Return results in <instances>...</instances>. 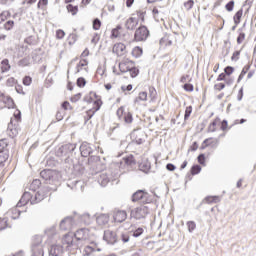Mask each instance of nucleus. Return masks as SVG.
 I'll list each match as a JSON object with an SVG mask.
<instances>
[{
	"label": "nucleus",
	"mask_w": 256,
	"mask_h": 256,
	"mask_svg": "<svg viewBox=\"0 0 256 256\" xmlns=\"http://www.w3.org/2000/svg\"><path fill=\"white\" fill-rule=\"evenodd\" d=\"M40 177L44 179L48 185H59L61 174L56 170L45 169L40 172Z\"/></svg>",
	"instance_id": "nucleus-1"
},
{
	"label": "nucleus",
	"mask_w": 256,
	"mask_h": 256,
	"mask_svg": "<svg viewBox=\"0 0 256 256\" xmlns=\"http://www.w3.org/2000/svg\"><path fill=\"white\" fill-rule=\"evenodd\" d=\"M31 256H43L45 252L43 251V238L41 236H36L33 239L31 247Z\"/></svg>",
	"instance_id": "nucleus-2"
},
{
	"label": "nucleus",
	"mask_w": 256,
	"mask_h": 256,
	"mask_svg": "<svg viewBox=\"0 0 256 256\" xmlns=\"http://www.w3.org/2000/svg\"><path fill=\"white\" fill-rule=\"evenodd\" d=\"M77 225V221L75 220V216H67L60 222L61 231H73Z\"/></svg>",
	"instance_id": "nucleus-3"
},
{
	"label": "nucleus",
	"mask_w": 256,
	"mask_h": 256,
	"mask_svg": "<svg viewBox=\"0 0 256 256\" xmlns=\"http://www.w3.org/2000/svg\"><path fill=\"white\" fill-rule=\"evenodd\" d=\"M132 201L135 203L141 201V203H151L153 199L151 195L144 190H138L132 195Z\"/></svg>",
	"instance_id": "nucleus-4"
},
{
	"label": "nucleus",
	"mask_w": 256,
	"mask_h": 256,
	"mask_svg": "<svg viewBox=\"0 0 256 256\" xmlns=\"http://www.w3.org/2000/svg\"><path fill=\"white\" fill-rule=\"evenodd\" d=\"M131 215L134 219H145L149 215V206H139L131 211Z\"/></svg>",
	"instance_id": "nucleus-5"
},
{
	"label": "nucleus",
	"mask_w": 256,
	"mask_h": 256,
	"mask_svg": "<svg viewBox=\"0 0 256 256\" xmlns=\"http://www.w3.org/2000/svg\"><path fill=\"white\" fill-rule=\"evenodd\" d=\"M147 37H149V29H147V26H140L136 29L134 34L135 41H147Z\"/></svg>",
	"instance_id": "nucleus-6"
},
{
	"label": "nucleus",
	"mask_w": 256,
	"mask_h": 256,
	"mask_svg": "<svg viewBox=\"0 0 256 256\" xmlns=\"http://www.w3.org/2000/svg\"><path fill=\"white\" fill-rule=\"evenodd\" d=\"M62 243L63 245H67L66 249H68V251H73V249H79V244H76L73 240V237H71L70 235L66 234L62 239Z\"/></svg>",
	"instance_id": "nucleus-7"
},
{
	"label": "nucleus",
	"mask_w": 256,
	"mask_h": 256,
	"mask_svg": "<svg viewBox=\"0 0 256 256\" xmlns=\"http://www.w3.org/2000/svg\"><path fill=\"white\" fill-rule=\"evenodd\" d=\"M103 239L108 245H115L117 243V233L111 230H105Z\"/></svg>",
	"instance_id": "nucleus-8"
},
{
	"label": "nucleus",
	"mask_w": 256,
	"mask_h": 256,
	"mask_svg": "<svg viewBox=\"0 0 256 256\" xmlns=\"http://www.w3.org/2000/svg\"><path fill=\"white\" fill-rule=\"evenodd\" d=\"M80 153L83 157H89L93 153V145L83 142L80 145Z\"/></svg>",
	"instance_id": "nucleus-9"
},
{
	"label": "nucleus",
	"mask_w": 256,
	"mask_h": 256,
	"mask_svg": "<svg viewBox=\"0 0 256 256\" xmlns=\"http://www.w3.org/2000/svg\"><path fill=\"white\" fill-rule=\"evenodd\" d=\"M31 203L33 205V198L31 192H24L20 201L17 203L16 207H23V205H27V203Z\"/></svg>",
	"instance_id": "nucleus-10"
},
{
	"label": "nucleus",
	"mask_w": 256,
	"mask_h": 256,
	"mask_svg": "<svg viewBox=\"0 0 256 256\" xmlns=\"http://www.w3.org/2000/svg\"><path fill=\"white\" fill-rule=\"evenodd\" d=\"M32 205H35L37 203H41L45 197H47V194H45L43 191L39 190L38 192H32Z\"/></svg>",
	"instance_id": "nucleus-11"
},
{
	"label": "nucleus",
	"mask_w": 256,
	"mask_h": 256,
	"mask_svg": "<svg viewBox=\"0 0 256 256\" xmlns=\"http://www.w3.org/2000/svg\"><path fill=\"white\" fill-rule=\"evenodd\" d=\"M91 220V215L88 213L79 215L77 213L74 214V221H76V225H79V223H89Z\"/></svg>",
	"instance_id": "nucleus-12"
},
{
	"label": "nucleus",
	"mask_w": 256,
	"mask_h": 256,
	"mask_svg": "<svg viewBox=\"0 0 256 256\" xmlns=\"http://www.w3.org/2000/svg\"><path fill=\"white\" fill-rule=\"evenodd\" d=\"M74 237L77 241H85L89 237V230L86 228L79 229L75 232Z\"/></svg>",
	"instance_id": "nucleus-13"
},
{
	"label": "nucleus",
	"mask_w": 256,
	"mask_h": 256,
	"mask_svg": "<svg viewBox=\"0 0 256 256\" xmlns=\"http://www.w3.org/2000/svg\"><path fill=\"white\" fill-rule=\"evenodd\" d=\"M97 251L101 252V248L97 247V244L91 243V245L85 246L83 255L91 256Z\"/></svg>",
	"instance_id": "nucleus-14"
},
{
	"label": "nucleus",
	"mask_w": 256,
	"mask_h": 256,
	"mask_svg": "<svg viewBox=\"0 0 256 256\" xmlns=\"http://www.w3.org/2000/svg\"><path fill=\"white\" fill-rule=\"evenodd\" d=\"M132 65H134V62L126 59L119 63V70L121 71V73H129Z\"/></svg>",
	"instance_id": "nucleus-15"
},
{
	"label": "nucleus",
	"mask_w": 256,
	"mask_h": 256,
	"mask_svg": "<svg viewBox=\"0 0 256 256\" xmlns=\"http://www.w3.org/2000/svg\"><path fill=\"white\" fill-rule=\"evenodd\" d=\"M113 218L116 223H123L127 219V212L124 210L115 211Z\"/></svg>",
	"instance_id": "nucleus-16"
},
{
	"label": "nucleus",
	"mask_w": 256,
	"mask_h": 256,
	"mask_svg": "<svg viewBox=\"0 0 256 256\" xmlns=\"http://www.w3.org/2000/svg\"><path fill=\"white\" fill-rule=\"evenodd\" d=\"M50 256H62L63 255V246L54 244L49 249Z\"/></svg>",
	"instance_id": "nucleus-17"
},
{
	"label": "nucleus",
	"mask_w": 256,
	"mask_h": 256,
	"mask_svg": "<svg viewBox=\"0 0 256 256\" xmlns=\"http://www.w3.org/2000/svg\"><path fill=\"white\" fill-rule=\"evenodd\" d=\"M109 181H111V177H109V174L107 172L100 173L98 177V183L102 187H107Z\"/></svg>",
	"instance_id": "nucleus-18"
},
{
	"label": "nucleus",
	"mask_w": 256,
	"mask_h": 256,
	"mask_svg": "<svg viewBox=\"0 0 256 256\" xmlns=\"http://www.w3.org/2000/svg\"><path fill=\"white\" fill-rule=\"evenodd\" d=\"M137 25H139V20L137 18L130 17L125 22V28L128 31H133Z\"/></svg>",
	"instance_id": "nucleus-19"
},
{
	"label": "nucleus",
	"mask_w": 256,
	"mask_h": 256,
	"mask_svg": "<svg viewBox=\"0 0 256 256\" xmlns=\"http://www.w3.org/2000/svg\"><path fill=\"white\" fill-rule=\"evenodd\" d=\"M125 49H127V46L123 43H117L113 47V53H116L118 57H121L122 55H125Z\"/></svg>",
	"instance_id": "nucleus-20"
},
{
	"label": "nucleus",
	"mask_w": 256,
	"mask_h": 256,
	"mask_svg": "<svg viewBox=\"0 0 256 256\" xmlns=\"http://www.w3.org/2000/svg\"><path fill=\"white\" fill-rule=\"evenodd\" d=\"M7 133L12 139L19 135V128L13 125L11 122L8 124Z\"/></svg>",
	"instance_id": "nucleus-21"
},
{
	"label": "nucleus",
	"mask_w": 256,
	"mask_h": 256,
	"mask_svg": "<svg viewBox=\"0 0 256 256\" xmlns=\"http://www.w3.org/2000/svg\"><path fill=\"white\" fill-rule=\"evenodd\" d=\"M96 223L100 227H104V225H107L109 223V215L108 214H100L96 218Z\"/></svg>",
	"instance_id": "nucleus-22"
},
{
	"label": "nucleus",
	"mask_w": 256,
	"mask_h": 256,
	"mask_svg": "<svg viewBox=\"0 0 256 256\" xmlns=\"http://www.w3.org/2000/svg\"><path fill=\"white\" fill-rule=\"evenodd\" d=\"M76 145L75 144H66L59 148L60 153H65L67 155V152L73 153L75 151Z\"/></svg>",
	"instance_id": "nucleus-23"
},
{
	"label": "nucleus",
	"mask_w": 256,
	"mask_h": 256,
	"mask_svg": "<svg viewBox=\"0 0 256 256\" xmlns=\"http://www.w3.org/2000/svg\"><path fill=\"white\" fill-rule=\"evenodd\" d=\"M0 69L2 73H8V71H11V64H9V59H3L1 61Z\"/></svg>",
	"instance_id": "nucleus-24"
},
{
	"label": "nucleus",
	"mask_w": 256,
	"mask_h": 256,
	"mask_svg": "<svg viewBox=\"0 0 256 256\" xmlns=\"http://www.w3.org/2000/svg\"><path fill=\"white\" fill-rule=\"evenodd\" d=\"M139 169L143 173H149V171H151V163L149 161L145 160L139 164Z\"/></svg>",
	"instance_id": "nucleus-25"
},
{
	"label": "nucleus",
	"mask_w": 256,
	"mask_h": 256,
	"mask_svg": "<svg viewBox=\"0 0 256 256\" xmlns=\"http://www.w3.org/2000/svg\"><path fill=\"white\" fill-rule=\"evenodd\" d=\"M39 187H41V180H33L32 183L30 184V190L32 191V193H35V191H37V189H39Z\"/></svg>",
	"instance_id": "nucleus-26"
},
{
	"label": "nucleus",
	"mask_w": 256,
	"mask_h": 256,
	"mask_svg": "<svg viewBox=\"0 0 256 256\" xmlns=\"http://www.w3.org/2000/svg\"><path fill=\"white\" fill-rule=\"evenodd\" d=\"M241 17H243V9L238 10L234 15L235 25H239L241 23Z\"/></svg>",
	"instance_id": "nucleus-27"
},
{
	"label": "nucleus",
	"mask_w": 256,
	"mask_h": 256,
	"mask_svg": "<svg viewBox=\"0 0 256 256\" xmlns=\"http://www.w3.org/2000/svg\"><path fill=\"white\" fill-rule=\"evenodd\" d=\"M66 9H67L68 13H71L72 15H77V13H79V7L73 6L72 4H68L66 6Z\"/></svg>",
	"instance_id": "nucleus-28"
},
{
	"label": "nucleus",
	"mask_w": 256,
	"mask_h": 256,
	"mask_svg": "<svg viewBox=\"0 0 256 256\" xmlns=\"http://www.w3.org/2000/svg\"><path fill=\"white\" fill-rule=\"evenodd\" d=\"M89 65V62H87L85 59L80 60V62L76 66V73H80L83 67H87Z\"/></svg>",
	"instance_id": "nucleus-29"
},
{
	"label": "nucleus",
	"mask_w": 256,
	"mask_h": 256,
	"mask_svg": "<svg viewBox=\"0 0 256 256\" xmlns=\"http://www.w3.org/2000/svg\"><path fill=\"white\" fill-rule=\"evenodd\" d=\"M121 29H122L121 25H118L116 28L112 29L111 38L112 39H117V37L120 36L119 31H121Z\"/></svg>",
	"instance_id": "nucleus-30"
},
{
	"label": "nucleus",
	"mask_w": 256,
	"mask_h": 256,
	"mask_svg": "<svg viewBox=\"0 0 256 256\" xmlns=\"http://www.w3.org/2000/svg\"><path fill=\"white\" fill-rule=\"evenodd\" d=\"M132 55L133 57H141V55H143V49L139 46L135 47L133 50H132Z\"/></svg>",
	"instance_id": "nucleus-31"
},
{
	"label": "nucleus",
	"mask_w": 256,
	"mask_h": 256,
	"mask_svg": "<svg viewBox=\"0 0 256 256\" xmlns=\"http://www.w3.org/2000/svg\"><path fill=\"white\" fill-rule=\"evenodd\" d=\"M130 77L135 78L139 75V69L135 68V64L130 67L128 70Z\"/></svg>",
	"instance_id": "nucleus-32"
},
{
	"label": "nucleus",
	"mask_w": 256,
	"mask_h": 256,
	"mask_svg": "<svg viewBox=\"0 0 256 256\" xmlns=\"http://www.w3.org/2000/svg\"><path fill=\"white\" fill-rule=\"evenodd\" d=\"M139 101H147V92H140L134 103H139Z\"/></svg>",
	"instance_id": "nucleus-33"
},
{
	"label": "nucleus",
	"mask_w": 256,
	"mask_h": 256,
	"mask_svg": "<svg viewBox=\"0 0 256 256\" xmlns=\"http://www.w3.org/2000/svg\"><path fill=\"white\" fill-rule=\"evenodd\" d=\"M149 97L151 101H155V99H157V90L155 87H149Z\"/></svg>",
	"instance_id": "nucleus-34"
},
{
	"label": "nucleus",
	"mask_w": 256,
	"mask_h": 256,
	"mask_svg": "<svg viewBox=\"0 0 256 256\" xmlns=\"http://www.w3.org/2000/svg\"><path fill=\"white\" fill-rule=\"evenodd\" d=\"M9 17H11V12L9 11H3L0 14V23H3V21H7V19H9Z\"/></svg>",
	"instance_id": "nucleus-35"
},
{
	"label": "nucleus",
	"mask_w": 256,
	"mask_h": 256,
	"mask_svg": "<svg viewBox=\"0 0 256 256\" xmlns=\"http://www.w3.org/2000/svg\"><path fill=\"white\" fill-rule=\"evenodd\" d=\"M187 227H188L189 233H193V231H195V229H197V224L195 223V221H188Z\"/></svg>",
	"instance_id": "nucleus-36"
},
{
	"label": "nucleus",
	"mask_w": 256,
	"mask_h": 256,
	"mask_svg": "<svg viewBox=\"0 0 256 256\" xmlns=\"http://www.w3.org/2000/svg\"><path fill=\"white\" fill-rule=\"evenodd\" d=\"M124 121L125 123H133V114L131 112H125L124 113Z\"/></svg>",
	"instance_id": "nucleus-37"
},
{
	"label": "nucleus",
	"mask_w": 256,
	"mask_h": 256,
	"mask_svg": "<svg viewBox=\"0 0 256 256\" xmlns=\"http://www.w3.org/2000/svg\"><path fill=\"white\" fill-rule=\"evenodd\" d=\"M93 29L94 31H99L101 29V20H99V18L93 20Z\"/></svg>",
	"instance_id": "nucleus-38"
},
{
	"label": "nucleus",
	"mask_w": 256,
	"mask_h": 256,
	"mask_svg": "<svg viewBox=\"0 0 256 256\" xmlns=\"http://www.w3.org/2000/svg\"><path fill=\"white\" fill-rule=\"evenodd\" d=\"M191 113H193V106L186 107L185 114H184V120L187 121L189 117H191Z\"/></svg>",
	"instance_id": "nucleus-39"
},
{
	"label": "nucleus",
	"mask_w": 256,
	"mask_h": 256,
	"mask_svg": "<svg viewBox=\"0 0 256 256\" xmlns=\"http://www.w3.org/2000/svg\"><path fill=\"white\" fill-rule=\"evenodd\" d=\"M94 105L96 108L91 115L88 114L89 119H91V117H93V115H95L96 111H99V109H101V100L94 101Z\"/></svg>",
	"instance_id": "nucleus-40"
},
{
	"label": "nucleus",
	"mask_w": 256,
	"mask_h": 256,
	"mask_svg": "<svg viewBox=\"0 0 256 256\" xmlns=\"http://www.w3.org/2000/svg\"><path fill=\"white\" fill-rule=\"evenodd\" d=\"M31 63V60L29 58H24L18 62L19 67H27Z\"/></svg>",
	"instance_id": "nucleus-41"
},
{
	"label": "nucleus",
	"mask_w": 256,
	"mask_h": 256,
	"mask_svg": "<svg viewBox=\"0 0 256 256\" xmlns=\"http://www.w3.org/2000/svg\"><path fill=\"white\" fill-rule=\"evenodd\" d=\"M4 103H7L9 108H13L15 106V102H13V98H11L10 96H6L5 99H3Z\"/></svg>",
	"instance_id": "nucleus-42"
},
{
	"label": "nucleus",
	"mask_w": 256,
	"mask_h": 256,
	"mask_svg": "<svg viewBox=\"0 0 256 256\" xmlns=\"http://www.w3.org/2000/svg\"><path fill=\"white\" fill-rule=\"evenodd\" d=\"M121 241L124 243H129V240L131 239V236L129 235V232H124L120 235Z\"/></svg>",
	"instance_id": "nucleus-43"
},
{
	"label": "nucleus",
	"mask_w": 256,
	"mask_h": 256,
	"mask_svg": "<svg viewBox=\"0 0 256 256\" xmlns=\"http://www.w3.org/2000/svg\"><path fill=\"white\" fill-rule=\"evenodd\" d=\"M15 25V22L13 20H9L4 24V29L6 31H11Z\"/></svg>",
	"instance_id": "nucleus-44"
},
{
	"label": "nucleus",
	"mask_w": 256,
	"mask_h": 256,
	"mask_svg": "<svg viewBox=\"0 0 256 256\" xmlns=\"http://www.w3.org/2000/svg\"><path fill=\"white\" fill-rule=\"evenodd\" d=\"M193 5H195V1L188 0L184 3V8L186 9V11H191V9H193Z\"/></svg>",
	"instance_id": "nucleus-45"
},
{
	"label": "nucleus",
	"mask_w": 256,
	"mask_h": 256,
	"mask_svg": "<svg viewBox=\"0 0 256 256\" xmlns=\"http://www.w3.org/2000/svg\"><path fill=\"white\" fill-rule=\"evenodd\" d=\"M9 227V224H7V218L0 219V231H3Z\"/></svg>",
	"instance_id": "nucleus-46"
},
{
	"label": "nucleus",
	"mask_w": 256,
	"mask_h": 256,
	"mask_svg": "<svg viewBox=\"0 0 256 256\" xmlns=\"http://www.w3.org/2000/svg\"><path fill=\"white\" fill-rule=\"evenodd\" d=\"M199 173H201V166H199V165L192 166L191 174L192 175H199Z\"/></svg>",
	"instance_id": "nucleus-47"
},
{
	"label": "nucleus",
	"mask_w": 256,
	"mask_h": 256,
	"mask_svg": "<svg viewBox=\"0 0 256 256\" xmlns=\"http://www.w3.org/2000/svg\"><path fill=\"white\" fill-rule=\"evenodd\" d=\"M217 120H214L209 126H208V131L209 133H215L216 127H217Z\"/></svg>",
	"instance_id": "nucleus-48"
},
{
	"label": "nucleus",
	"mask_w": 256,
	"mask_h": 256,
	"mask_svg": "<svg viewBox=\"0 0 256 256\" xmlns=\"http://www.w3.org/2000/svg\"><path fill=\"white\" fill-rule=\"evenodd\" d=\"M12 213V219H19V216L21 215V210L14 208L11 210Z\"/></svg>",
	"instance_id": "nucleus-49"
},
{
	"label": "nucleus",
	"mask_w": 256,
	"mask_h": 256,
	"mask_svg": "<svg viewBox=\"0 0 256 256\" xmlns=\"http://www.w3.org/2000/svg\"><path fill=\"white\" fill-rule=\"evenodd\" d=\"M124 163L126 165H135V158L133 156H129L124 158Z\"/></svg>",
	"instance_id": "nucleus-50"
},
{
	"label": "nucleus",
	"mask_w": 256,
	"mask_h": 256,
	"mask_svg": "<svg viewBox=\"0 0 256 256\" xmlns=\"http://www.w3.org/2000/svg\"><path fill=\"white\" fill-rule=\"evenodd\" d=\"M235 71V68L231 67V66H227L225 69H224V74L226 76L229 77V75H232V73Z\"/></svg>",
	"instance_id": "nucleus-51"
},
{
	"label": "nucleus",
	"mask_w": 256,
	"mask_h": 256,
	"mask_svg": "<svg viewBox=\"0 0 256 256\" xmlns=\"http://www.w3.org/2000/svg\"><path fill=\"white\" fill-rule=\"evenodd\" d=\"M233 7H235V1L231 0L225 6V9L229 12L233 11Z\"/></svg>",
	"instance_id": "nucleus-52"
},
{
	"label": "nucleus",
	"mask_w": 256,
	"mask_h": 256,
	"mask_svg": "<svg viewBox=\"0 0 256 256\" xmlns=\"http://www.w3.org/2000/svg\"><path fill=\"white\" fill-rule=\"evenodd\" d=\"M143 228H138L136 229L133 233L132 236L133 237H141V235H143Z\"/></svg>",
	"instance_id": "nucleus-53"
},
{
	"label": "nucleus",
	"mask_w": 256,
	"mask_h": 256,
	"mask_svg": "<svg viewBox=\"0 0 256 256\" xmlns=\"http://www.w3.org/2000/svg\"><path fill=\"white\" fill-rule=\"evenodd\" d=\"M45 234L48 235V237H51V235H55V227L52 226L50 228H47L45 230Z\"/></svg>",
	"instance_id": "nucleus-54"
},
{
	"label": "nucleus",
	"mask_w": 256,
	"mask_h": 256,
	"mask_svg": "<svg viewBox=\"0 0 256 256\" xmlns=\"http://www.w3.org/2000/svg\"><path fill=\"white\" fill-rule=\"evenodd\" d=\"M225 89V83H217L214 85L215 91H223Z\"/></svg>",
	"instance_id": "nucleus-55"
},
{
	"label": "nucleus",
	"mask_w": 256,
	"mask_h": 256,
	"mask_svg": "<svg viewBox=\"0 0 256 256\" xmlns=\"http://www.w3.org/2000/svg\"><path fill=\"white\" fill-rule=\"evenodd\" d=\"M33 79L30 76H26L23 79V85H26V87H29L31 85Z\"/></svg>",
	"instance_id": "nucleus-56"
},
{
	"label": "nucleus",
	"mask_w": 256,
	"mask_h": 256,
	"mask_svg": "<svg viewBox=\"0 0 256 256\" xmlns=\"http://www.w3.org/2000/svg\"><path fill=\"white\" fill-rule=\"evenodd\" d=\"M15 83H17V80H15V78H13V77L8 78L6 81V85L8 87H13V85H15Z\"/></svg>",
	"instance_id": "nucleus-57"
},
{
	"label": "nucleus",
	"mask_w": 256,
	"mask_h": 256,
	"mask_svg": "<svg viewBox=\"0 0 256 256\" xmlns=\"http://www.w3.org/2000/svg\"><path fill=\"white\" fill-rule=\"evenodd\" d=\"M77 85L79 87H84L85 85H87V81H85V78L80 77L77 79Z\"/></svg>",
	"instance_id": "nucleus-58"
},
{
	"label": "nucleus",
	"mask_w": 256,
	"mask_h": 256,
	"mask_svg": "<svg viewBox=\"0 0 256 256\" xmlns=\"http://www.w3.org/2000/svg\"><path fill=\"white\" fill-rule=\"evenodd\" d=\"M132 137L135 138V141H136L137 145H141L143 143V139L137 138V131L136 130L133 131Z\"/></svg>",
	"instance_id": "nucleus-59"
},
{
	"label": "nucleus",
	"mask_w": 256,
	"mask_h": 256,
	"mask_svg": "<svg viewBox=\"0 0 256 256\" xmlns=\"http://www.w3.org/2000/svg\"><path fill=\"white\" fill-rule=\"evenodd\" d=\"M243 41H245V33H240L238 38H237V43L238 45H241L243 43Z\"/></svg>",
	"instance_id": "nucleus-60"
},
{
	"label": "nucleus",
	"mask_w": 256,
	"mask_h": 256,
	"mask_svg": "<svg viewBox=\"0 0 256 256\" xmlns=\"http://www.w3.org/2000/svg\"><path fill=\"white\" fill-rule=\"evenodd\" d=\"M56 37H57V39H63V37H65V31L57 30L56 31Z\"/></svg>",
	"instance_id": "nucleus-61"
},
{
	"label": "nucleus",
	"mask_w": 256,
	"mask_h": 256,
	"mask_svg": "<svg viewBox=\"0 0 256 256\" xmlns=\"http://www.w3.org/2000/svg\"><path fill=\"white\" fill-rule=\"evenodd\" d=\"M239 55H241L240 51L234 52L232 57H231L232 61H239Z\"/></svg>",
	"instance_id": "nucleus-62"
},
{
	"label": "nucleus",
	"mask_w": 256,
	"mask_h": 256,
	"mask_svg": "<svg viewBox=\"0 0 256 256\" xmlns=\"http://www.w3.org/2000/svg\"><path fill=\"white\" fill-rule=\"evenodd\" d=\"M198 163H200V165H205V154H200L198 156Z\"/></svg>",
	"instance_id": "nucleus-63"
},
{
	"label": "nucleus",
	"mask_w": 256,
	"mask_h": 256,
	"mask_svg": "<svg viewBox=\"0 0 256 256\" xmlns=\"http://www.w3.org/2000/svg\"><path fill=\"white\" fill-rule=\"evenodd\" d=\"M183 88L185 91H193V84L186 83L184 84Z\"/></svg>",
	"instance_id": "nucleus-64"
}]
</instances>
